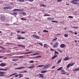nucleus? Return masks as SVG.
Here are the masks:
<instances>
[{"mask_svg": "<svg viewBox=\"0 0 79 79\" xmlns=\"http://www.w3.org/2000/svg\"><path fill=\"white\" fill-rule=\"evenodd\" d=\"M78 0H73L71 1V3L75 5H78Z\"/></svg>", "mask_w": 79, "mask_h": 79, "instance_id": "obj_1", "label": "nucleus"}, {"mask_svg": "<svg viewBox=\"0 0 79 79\" xmlns=\"http://www.w3.org/2000/svg\"><path fill=\"white\" fill-rule=\"evenodd\" d=\"M18 37L17 38V39L18 40H20V39H24L25 38L24 37H21V35H17Z\"/></svg>", "mask_w": 79, "mask_h": 79, "instance_id": "obj_2", "label": "nucleus"}, {"mask_svg": "<svg viewBox=\"0 0 79 79\" xmlns=\"http://www.w3.org/2000/svg\"><path fill=\"white\" fill-rule=\"evenodd\" d=\"M0 19L1 21H4L5 19V16H2L0 18Z\"/></svg>", "mask_w": 79, "mask_h": 79, "instance_id": "obj_3", "label": "nucleus"}, {"mask_svg": "<svg viewBox=\"0 0 79 79\" xmlns=\"http://www.w3.org/2000/svg\"><path fill=\"white\" fill-rule=\"evenodd\" d=\"M58 46V43L56 42L54 44L53 47V48H55V47H57Z\"/></svg>", "mask_w": 79, "mask_h": 79, "instance_id": "obj_4", "label": "nucleus"}, {"mask_svg": "<svg viewBox=\"0 0 79 79\" xmlns=\"http://www.w3.org/2000/svg\"><path fill=\"white\" fill-rule=\"evenodd\" d=\"M50 66V64H48L47 65H44V68H49Z\"/></svg>", "mask_w": 79, "mask_h": 79, "instance_id": "obj_5", "label": "nucleus"}, {"mask_svg": "<svg viewBox=\"0 0 79 79\" xmlns=\"http://www.w3.org/2000/svg\"><path fill=\"white\" fill-rule=\"evenodd\" d=\"M69 57L68 56H66L64 58V61H67L68 60H69Z\"/></svg>", "mask_w": 79, "mask_h": 79, "instance_id": "obj_6", "label": "nucleus"}, {"mask_svg": "<svg viewBox=\"0 0 79 79\" xmlns=\"http://www.w3.org/2000/svg\"><path fill=\"white\" fill-rule=\"evenodd\" d=\"M30 53H32V52H28L21 53V55H25L26 54H30Z\"/></svg>", "mask_w": 79, "mask_h": 79, "instance_id": "obj_7", "label": "nucleus"}, {"mask_svg": "<svg viewBox=\"0 0 79 79\" xmlns=\"http://www.w3.org/2000/svg\"><path fill=\"white\" fill-rule=\"evenodd\" d=\"M54 19L53 18H52V17H48L47 18L48 20V21H52Z\"/></svg>", "mask_w": 79, "mask_h": 79, "instance_id": "obj_8", "label": "nucleus"}, {"mask_svg": "<svg viewBox=\"0 0 79 79\" xmlns=\"http://www.w3.org/2000/svg\"><path fill=\"white\" fill-rule=\"evenodd\" d=\"M40 52H38V53H35L34 54H32L33 56H34L35 55H40Z\"/></svg>", "mask_w": 79, "mask_h": 79, "instance_id": "obj_9", "label": "nucleus"}, {"mask_svg": "<svg viewBox=\"0 0 79 79\" xmlns=\"http://www.w3.org/2000/svg\"><path fill=\"white\" fill-rule=\"evenodd\" d=\"M0 66H6V64L4 63H2L0 64Z\"/></svg>", "mask_w": 79, "mask_h": 79, "instance_id": "obj_10", "label": "nucleus"}, {"mask_svg": "<svg viewBox=\"0 0 79 79\" xmlns=\"http://www.w3.org/2000/svg\"><path fill=\"white\" fill-rule=\"evenodd\" d=\"M57 56H58V55L55 54L54 56L52 57V59H54V58H55L57 57Z\"/></svg>", "mask_w": 79, "mask_h": 79, "instance_id": "obj_11", "label": "nucleus"}, {"mask_svg": "<svg viewBox=\"0 0 79 79\" xmlns=\"http://www.w3.org/2000/svg\"><path fill=\"white\" fill-rule=\"evenodd\" d=\"M60 47L61 48H64V47H65V46L64 44H62L60 45Z\"/></svg>", "mask_w": 79, "mask_h": 79, "instance_id": "obj_12", "label": "nucleus"}, {"mask_svg": "<svg viewBox=\"0 0 79 79\" xmlns=\"http://www.w3.org/2000/svg\"><path fill=\"white\" fill-rule=\"evenodd\" d=\"M25 67H19L18 68H15L16 69H24Z\"/></svg>", "mask_w": 79, "mask_h": 79, "instance_id": "obj_13", "label": "nucleus"}, {"mask_svg": "<svg viewBox=\"0 0 79 79\" xmlns=\"http://www.w3.org/2000/svg\"><path fill=\"white\" fill-rule=\"evenodd\" d=\"M35 67V65H34L32 66L28 67V68H29V69H31V68H34Z\"/></svg>", "mask_w": 79, "mask_h": 79, "instance_id": "obj_14", "label": "nucleus"}, {"mask_svg": "<svg viewBox=\"0 0 79 79\" xmlns=\"http://www.w3.org/2000/svg\"><path fill=\"white\" fill-rule=\"evenodd\" d=\"M20 13L22 14V15H26V13L24 12H20Z\"/></svg>", "mask_w": 79, "mask_h": 79, "instance_id": "obj_15", "label": "nucleus"}, {"mask_svg": "<svg viewBox=\"0 0 79 79\" xmlns=\"http://www.w3.org/2000/svg\"><path fill=\"white\" fill-rule=\"evenodd\" d=\"M17 46L19 47H23V48H25V46L23 45H19V44H17Z\"/></svg>", "mask_w": 79, "mask_h": 79, "instance_id": "obj_16", "label": "nucleus"}, {"mask_svg": "<svg viewBox=\"0 0 79 79\" xmlns=\"http://www.w3.org/2000/svg\"><path fill=\"white\" fill-rule=\"evenodd\" d=\"M61 73H62V74H66V72L64 71V70H62L61 71Z\"/></svg>", "mask_w": 79, "mask_h": 79, "instance_id": "obj_17", "label": "nucleus"}, {"mask_svg": "<svg viewBox=\"0 0 79 79\" xmlns=\"http://www.w3.org/2000/svg\"><path fill=\"white\" fill-rule=\"evenodd\" d=\"M8 69H0V71H7Z\"/></svg>", "mask_w": 79, "mask_h": 79, "instance_id": "obj_18", "label": "nucleus"}, {"mask_svg": "<svg viewBox=\"0 0 79 79\" xmlns=\"http://www.w3.org/2000/svg\"><path fill=\"white\" fill-rule=\"evenodd\" d=\"M44 48H48V46L47 44H44Z\"/></svg>", "mask_w": 79, "mask_h": 79, "instance_id": "obj_19", "label": "nucleus"}, {"mask_svg": "<svg viewBox=\"0 0 79 79\" xmlns=\"http://www.w3.org/2000/svg\"><path fill=\"white\" fill-rule=\"evenodd\" d=\"M79 68H76V69H73V71H79Z\"/></svg>", "mask_w": 79, "mask_h": 79, "instance_id": "obj_20", "label": "nucleus"}, {"mask_svg": "<svg viewBox=\"0 0 79 79\" xmlns=\"http://www.w3.org/2000/svg\"><path fill=\"white\" fill-rule=\"evenodd\" d=\"M44 65H41L38 66V67L40 68H42V67H44Z\"/></svg>", "mask_w": 79, "mask_h": 79, "instance_id": "obj_21", "label": "nucleus"}, {"mask_svg": "<svg viewBox=\"0 0 79 79\" xmlns=\"http://www.w3.org/2000/svg\"><path fill=\"white\" fill-rule=\"evenodd\" d=\"M40 6L41 7H46V5L44 4H41L40 5Z\"/></svg>", "mask_w": 79, "mask_h": 79, "instance_id": "obj_22", "label": "nucleus"}, {"mask_svg": "<svg viewBox=\"0 0 79 79\" xmlns=\"http://www.w3.org/2000/svg\"><path fill=\"white\" fill-rule=\"evenodd\" d=\"M5 74V72L0 71V74Z\"/></svg>", "mask_w": 79, "mask_h": 79, "instance_id": "obj_23", "label": "nucleus"}, {"mask_svg": "<svg viewBox=\"0 0 79 79\" xmlns=\"http://www.w3.org/2000/svg\"><path fill=\"white\" fill-rule=\"evenodd\" d=\"M62 67H60V68H59L58 69H57V71H60V70H61L62 69Z\"/></svg>", "mask_w": 79, "mask_h": 79, "instance_id": "obj_24", "label": "nucleus"}, {"mask_svg": "<svg viewBox=\"0 0 79 79\" xmlns=\"http://www.w3.org/2000/svg\"><path fill=\"white\" fill-rule=\"evenodd\" d=\"M4 10H8V7H5L3 8Z\"/></svg>", "mask_w": 79, "mask_h": 79, "instance_id": "obj_25", "label": "nucleus"}, {"mask_svg": "<svg viewBox=\"0 0 79 79\" xmlns=\"http://www.w3.org/2000/svg\"><path fill=\"white\" fill-rule=\"evenodd\" d=\"M21 75H22V74H19V75H15V77H18V76H21Z\"/></svg>", "mask_w": 79, "mask_h": 79, "instance_id": "obj_26", "label": "nucleus"}, {"mask_svg": "<svg viewBox=\"0 0 79 79\" xmlns=\"http://www.w3.org/2000/svg\"><path fill=\"white\" fill-rule=\"evenodd\" d=\"M18 0L20 2H24V0H17V1Z\"/></svg>", "mask_w": 79, "mask_h": 79, "instance_id": "obj_27", "label": "nucleus"}, {"mask_svg": "<svg viewBox=\"0 0 79 79\" xmlns=\"http://www.w3.org/2000/svg\"><path fill=\"white\" fill-rule=\"evenodd\" d=\"M61 59H60L57 62V63H61Z\"/></svg>", "mask_w": 79, "mask_h": 79, "instance_id": "obj_28", "label": "nucleus"}, {"mask_svg": "<svg viewBox=\"0 0 79 79\" xmlns=\"http://www.w3.org/2000/svg\"><path fill=\"white\" fill-rule=\"evenodd\" d=\"M40 77H41V78H44V75L42 74H40Z\"/></svg>", "mask_w": 79, "mask_h": 79, "instance_id": "obj_29", "label": "nucleus"}, {"mask_svg": "<svg viewBox=\"0 0 79 79\" xmlns=\"http://www.w3.org/2000/svg\"><path fill=\"white\" fill-rule=\"evenodd\" d=\"M37 44L40 45L41 46H43V44L42 43H37Z\"/></svg>", "mask_w": 79, "mask_h": 79, "instance_id": "obj_30", "label": "nucleus"}, {"mask_svg": "<svg viewBox=\"0 0 79 79\" xmlns=\"http://www.w3.org/2000/svg\"><path fill=\"white\" fill-rule=\"evenodd\" d=\"M55 52V54H57V55H58L59 54V53H58V52L57 51H54Z\"/></svg>", "mask_w": 79, "mask_h": 79, "instance_id": "obj_31", "label": "nucleus"}, {"mask_svg": "<svg viewBox=\"0 0 79 79\" xmlns=\"http://www.w3.org/2000/svg\"><path fill=\"white\" fill-rule=\"evenodd\" d=\"M69 33L72 34H74V32L72 31H69Z\"/></svg>", "mask_w": 79, "mask_h": 79, "instance_id": "obj_32", "label": "nucleus"}, {"mask_svg": "<svg viewBox=\"0 0 79 79\" xmlns=\"http://www.w3.org/2000/svg\"><path fill=\"white\" fill-rule=\"evenodd\" d=\"M36 39H40V37L38 36H36Z\"/></svg>", "mask_w": 79, "mask_h": 79, "instance_id": "obj_33", "label": "nucleus"}, {"mask_svg": "<svg viewBox=\"0 0 79 79\" xmlns=\"http://www.w3.org/2000/svg\"><path fill=\"white\" fill-rule=\"evenodd\" d=\"M75 64V63H72V64H70V66H72L74 65Z\"/></svg>", "mask_w": 79, "mask_h": 79, "instance_id": "obj_34", "label": "nucleus"}, {"mask_svg": "<svg viewBox=\"0 0 79 79\" xmlns=\"http://www.w3.org/2000/svg\"><path fill=\"white\" fill-rule=\"evenodd\" d=\"M43 32H48V31H47V30H44L43 31Z\"/></svg>", "mask_w": 79, "mask_h": 79, "instance_id": "obj_35", "label": "nucleus"}, {"mask_svg": "<svg viewBox=\"0 0 79 79\" xmlns=\"http://www.w3.org/2000/svg\"><path fill=\"white\" fill-rule=\"evenodd\" d=\"M18 9H16L13 10V11H18Z\"/></svg>", "mask_w": 79, "mask_h": 79, "instance_id": "obj_36", "label": "nucleus"}, {"mask_svg": "<svg viewBox=\"0 0 79 79\" xmlns=\"http://www.w3.org/2000/svg\"><path fill=\"white\" fill-rule=\"evenodd\" d=\"M58 50L59 52H60V53H62V52H63V51L61 49H58Z\"/></svg>", "mask_w": 79, "mask_h": 79, "instance_id": "obj_37", "label": "nucleus"}, {"mask_svg": "<svg viewBox=\"0 0 79 79\" xmlns=\"http://www.w3.org/2000/svg\"><path fill=\"white\" fill-rule=\"evenodd\" d=\"M70 66V64H69L67 66V68H69Z\"/></svg>", "mask_w": 79, "mask_h": 79, "instance_id": "obj_38", "label": "nucleus"}, {"mask_svg": "<svg viewBox=\"0 0 79 79\" xmlns=\"http://www.w3.org/2000/svg\"><path fill=\"white\" fill-rule=\"evenodd\" d=\"M64 36L65 37H68V35L67 34H65L64 35Z\"/></svg>", "mask_w": 79, "mask_h": 79, "instance_id": "obj_39", "label": "nucleus"}, {"mask_svg": "<svg viewBox=\"0 0 79 79\" xmlns=\"http://www.w3.org/2000/svg\"><path fill=\"white\" fill-rule=\"evenodd\" d=\"M16 74H17V73H15L12 74V75H10L9 77H10L11 76H14L15 75H16Z\"/></svg>", "mask_w": 79, "mask_h": 79, "instance_id": "obj_40", "label": "nucleus"}, {"mask_svg": "<svg viewBox=\"0 0 79 79\" xmlns=\"http://www.w3.org/2000/svg\"><path fill=\"white\" fill-rule=\"evenodd\" d=\"M17 60H18V59H13L12 60L13 61H17Z\"/></svg>", "mask_w": 79, "mask_h": 79, "instance_id": "obj_41", "label": "nucleus"}, {"mask_svg": "<svg viewBox=\"0 0 79 79\" xmlns=\"http://www.w3.org/2000/svg\"><path fill=\"white\" fill-rule=\"evenodd\" d=\"M32 36L33 37H34V38H36V35H32Z\"/></svg>", "mask_w": 79, "mask_h": 79, "instance_id": "obj_42", "label": "nucleus"}, {"mask_svg": "<svg viewBox=\"0 0 79 79\" xmlns=\"http://www.w3.org/2000/svg\"><path fill=\"white\" fill-rule=\"evenodd\" d=\"M46 72H47V71H44L41 72V73H46Z\"/></svg>", "mask_w": 79, "mask_h": 79, "instance_id": "obj_43", "label": "nucleus"}, {"mask_svg": "<svg viewBox=\"0 0 79 79\" xmlns=\"http://www.w3.org/2000/svg\"><path fill=\"white\" fill-rule=\"evenodd\" d=\"M13 14L14 15H17V14L16 12H13Z\"/></svg>", "mask_w": 79, "mask_h": 79, "instance_id": "obj_44", "label": "nucleus"}, {"mask_svg": "<svg viewBox=\"0 0 79 79\" xmlns=\"http://www.w3.org/2000/svg\"><path fill=\"white\" fill-rule=\"evenodd\" d=\"M23 57L24 56H19V58H23Z\"/></svg>", "mask_w": 79, "mask_h": 79, "instance_id": "obj_45", "label": "nucleus"}, {"mask_svg": "<svg viewBox=\"0 0 79 79\" xmlns=\"http://www.w3.org/2000/svg\"><path fill=\"white\" fill-rule=\"evenodd\" d=\"M29 63L30 64H31V63H34V61H32V60H31V61H30Z\"/></svg>", "mask_w": 79, "mask_h": 79, "instance_id": "obj_46", "label": "nucleus"}, {"mask_svg": "<svg viewBox=\"0 0 79 79\" xmlns=\"http://www.w3.org/2000/svg\"><path fill=\"white\" fill-rule=\"evenodd\" d=\"M18 11H23V9L21 10V9H19Z\"/></svg>", "mask_w": 79, "mask_h": 79, "instance_id": "obj_47", "label": "nucleus"}, {"mask_svg": "<svg viewBox=\"0 0 79 79\" xmlns=\"http://www.w3.org/2000/svg\"><path fill=\"white\" fill-rule=\"evenodd\" d=\"M52 23H58V22H57V21H52Z\"/></svg>", "mask_w": 79, "mask_h": 79, "instance_id": "obj_48", "label": "nucleus"}, {"mask_svg": "<svg viewBox=\"0 0 79 79\" xmlns=\"http://www.w3.org/2000/svg\"><path fill=\"white\" fill-rule=\"evenodd\" d=\"M44 16H50V15H44Z\"/></svg>", "mask_w": 79, "mask_h": 79, "instance_id": "obj_49", "label": "nucleus"}, {"mask_svg": "<svg viewBox=\"0 0 79 79\" xmlns=\"http://www.w3.org/2000/svg\"><path fill=\"white\" fill-rule=\"evenodd\" d=\"M57 40V38H56L54 39H53V40H52V42L53 41H55V40Z\"/></svg>", "mask_w": 79, "mask_h": 79, "instance_id": "obj_50", "label": "nucleus"}, {"mask_svg": "<svg viewBox=\"0 0 79 79\" xmlns=\"http://www.w3.org/2000/svg\"><path fill=\"white\" fill-rule=\"evenodd\" d=\"M69 18H73V17L71 16H69Z\"/></svg>", "mask_w": 79, "mask_h": 79, "instance_id": "obj_51", "label": "nucleus"}, {"mask_svg": "<svg viewBox=\"0 0 79 79\" xmlns=\"http://www.w3.org/2000/svg\"><path fill=\"white\" fill-rule=\"evenodd\" d=\"M34 0H27V1H29V2H32Z\"/></svg>", "mask_w": 79, "mask_h": 79, "instance_id": "obj_52", "label": "nucleus"}, {"mask_svg": "<svg viewBox=\"0 0 79 79\" xmlns=\"http://www.w3.org/2000/svg\"><path fill=\"white\" fill-rule=\"evenodd\" d=\"M40 57H41V56H36V57H35V58H40Z\"/></svg>", "mask_w": 79, "mask_h": 79, "instance_id": "obj_53", "label": "nucleus"}, {"mask_svg": "<svg viewBox=\"0 0 79 79\" xmlns=\"http://www.w3.org/2000/svg\"><path fill=\"white\" fill-rule=\"evenodd\" d=\"M26 31H25V32L22 31L21 32V33H22V34H24V33H26Z\"/></svg>", "mask_w": 79, "mask_h": 79, "instance_id": "obj_54", "label": "nucleus"}, {"mask_svg": "<svg viewBox=\"0 0 79 79\" xmlns=\"http://www.w3.org/2000/svg\"><path fill=\"white\" fill-rule=\"evenodd\" d=\"M18 32V33H20L21 32V31H19L18 30L17 31H16Z\"/></svg>", "mask_w": 79, "mask_h": 79, "instance_id": "obj_55", "label": "nucleus"}, {"mask_svg": "<svg viewBox=\"0 0 79 79\" xmlns=\"http://www.w3.org/2000/svg\"><path fill=\"white\" fill-rule=\"evenodd\" d=\"M62 0H57V2H61Z\"/></svg>", "mask_w": 79, "mask_h": 79, "instance_id": "obj_56", "label": "nucleus"}, {"mask_svg": "<svg viewBox=\"0 0 79 79\" xmlns=\"http://www.w3.org/2000/svg\"><path fill=\"white\" fill-rule=\"evenodd\" d=\"M12 8L11 6H9V7H8V9H10V8Z\"/></svg>", "mask_w": 79, "mask_h": 79, "instance_id": "obj_57", "label": "nucleus"}, {"mask_svg": "<svg viewBox=\"0 0 79 79\" xmlns=\"http://www.w3.org/2000/svg\"><path fill=\"white\" fill-rule=\"evenodd\" d=\"M75 35H77V33L76 31L74 32Z\"/></svg>", "mask_w": 79, "mask_h": 79, "instance_id": "obj_58", "label": "nucleus"}, {"mask_svg": "<svg viewBox=\"0 0 79 79\" xmlns=\"http://www.w3.org/2000/svg\"><path fill=\"white\" fill-rule=\"evenodd\" d=\"M24 73H27V71H26V70H24L23 71Z\"/></svg>", "mask_w": 79, "mask_h": 79, "instance_id": "obj_59", "label": "nucleus"}, {"mask_svg": "<svg viewBox=\"0 0 79 79\" xmlns=\"http://www.w3.org/2000/svg\"><path fill=\"white\" fill-rule=\"evenodd\" d=\"M73 28H74V29H77V28H78V27H74Z\"/></svg>", "mask_w": 79, "mask_h": 79, "instance_id": "obj_60", "label": "nucleus"}, {"mask_svg": "<svg viewBox=\"0 0 79 79\" xmlns=\"http://www.w3.org/2000/svg\"><path fill=\"white\" fill-rule=\"evenodd\" d=\"M23 77V76H20L19 77V78H21V77Z\"/></svg>", "mask_w": 79, "mask_h": 79, "instance_id": "obj_61", "label": "nucleus"}, {"mask_svg": "<svg viewBox=\"0 0 79 79\" xmlns=\"http://www.w3.org/2000/svg\"><path fill=\"white\" fill-rule=\"evenodd\" d=\"M55 68V66H53L52 68V69H54V68Z\"/></svg>", "mask_w": 79, "mask_h": 79, "instance_id": "obj_62", "label": "nucleus"}, {"mask_svg": "<svg viewBox=\"0 0 79 79\" xmlns=\"http://www.w3.org/2000/svg\"><path fill=\"white\" fill-rule=\"evenodd\" d=\"M3 59H6V57H5L3 58Z\"/></svg>", "mask_w": 79, "mask_h": 79, "instance_id": "obj_63", "label": "nucleus"}, {"mask_svg": "<svg viewBox=\"0 0 79 79\" xmlns=\"http://www.w3.org/2000/svg\"><path fill=\"white\" fill-rule=\"evenodd\" d=\"M6 26H10V24H6Z\"/></svg>", "mask_w": 79, "mask_h": 79, "instance_id": "obj_64", "label": "nucleus"}]
</instances>
